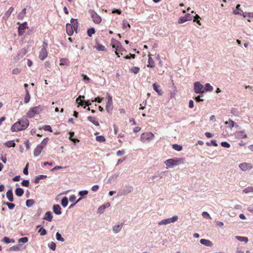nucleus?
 I'll return each instance as SVG.
<instances>
[{"label":"nucleus","mask_w":253,"mask_h":253,"mask_svg":"<svg viewBox=\"0 0 253 253\" xmlns=\"http://www.w3.org/2000/svg\"><path fill=\"white\" fill-rule=\"evenodd\" d=\"M29 125V121L26 118H22L11 126V130L12 132H16L25 130Z\"/></svg>","instance_id":"obj_1"},{"label":"nucleus","mask_w":253,"mask_h":253,"mask_svg":"<svg viewBox=\"0 0 253 253\" xmlns=\"http://www.w3.org/2000/svg\"><path fill=\"white\" fill-rule=\"evenodd\" d=\"M78 28V23L77 19L72 18L70 21V23H67L66 25V30L67 35L69 36H72L74 32L77 33Z\"/></svg>","instance_id":"obj_2"},{"label":"nucleus","mask_w":253,"mask_h":253,"mask_svg":"<svg viewBox=\"0 0 253 253\" xmlns=\"http://www.w3.org/2000/svg\"><path fill=\"white\" fill-rule=\"evenodd\" d=\"M184 158H179L175 159H169L165 162L167 168H171L175 166L183 164L184 163Z\"/></svg>","instance_id":"obj_3"},{"label":"nucleus","mask_w":253,"mask_h":253,"mask_svg":"<svg viewBox=\"0 0 253 253\" xmlns=\"http://www.w3.org/2000/svg\"><path fill=\"white\" fill-rule=\"evenodd\" d=\"M42 111V107L39 105L31 108L28 113L26 116L28 118H32L34 117L35 115L39 114Z\"/></svg>","instance_id":"obj_4"},{"label":"nucleus","mask_w":253,"mask_h":253,"mask_svg":"<svg viewBox=\"0 0 253 253\" xmlns=\"http://www.w3.org/2000/svg\"><path fill=\"white\" fill-rule=\"evenodd\" d=\"M47 43L44 42H43L42 48L40 51L39 53V58L42 60H43L45 59L48 55L47 51Z\"/></svg>","instance_id":"obj_5"},{"label":"nucleus","mask_w":253,"mask_h":253,"mask_svg":"<svg viewBox=\"0 0 253 253\" xmlns=\"http://www.w3.org/2000/svg\"><path fill=\"white\" fill-rule=\"evenodd\" d=\"M154 135L152 132H146L141 134L140 136V140L143 142H145L147 141H150L153 139Z\"/></svg>","instance_id":"obj_6"},{"label":"nucleus","mask_w":253,"mask_h":253,"mask_svg":"<svg viewBox=\"0 0 253 253\" xmlns=\"http://www.w3.org/2000/svg\"><path fill=\"white\" fill-rule=\"evenodd\" d=\"M89 12L91 15L93 22L95 24H99L101 22V18L93 10H90Z\"/></svg>","instance_id":"obj_7"},{"label":"nucleus","mask_w":253,"mask_h":253,"mask_svg":"<svg viewBox=\"0 0 253 253\" xmlns=\"http://www.w3.org/2000/svg\"><path fill=\"white\" fill-rule=\"evenodd\" d=\"M178 216L174 215L172 217L164 219L160 221L158 223L159 225H166L170 223H173L178 220Z\"/></svg>","instance_id":"obj_8"},{"label":"nucleus","mask_w":253,"mask_h":253,"mask_svg":"<svg viewBox=\"0 0 253 253\" xmlns=\"http://www.w3.org/2000/svg\"><path fill=\"white\" fill-rule=\"evenodd\" d=\"M194 91L196 93H203L205 92L203 85L199 82H195L194 84Z\"/></svg>","instance_id":"obj_9"},{"label":"nucleus","mask_w":253,"mask_h":253,"mask_svg":"<svg viewBox=\"0 0 253 253\" xmlns=\"http://www.w3.org/2000/svg\"><path fill=\"white\" fill-rule=\"evenodd\" d=\"M239 167L243 171H246L251 169L253 168V166L251 163H243L240 164Z\"/></svg>","instance_id":"obj_10"},{"label":"nucleus","mask_w":253,"mask_h":253,"mask_svg":"<svg viewBox=\"0 0 253 253\" xmlns=\"http://www.w3.org/2000/svg\"><path fill=\"white\" fill-rule=\"evenodd\" d=\"M113 100L111 96H109L108 102L106 105V110L109 113L113 109Z\"/></svg>","instance_id":"obj_11"},{"label":"nucleus","mask_w":253,"mask_h":253,"mask_svg":"<svg viewBox=\"0 0 253 253\" xmlns=\"http://www.w3.org/2000/svg\"><path fill=\"white\" fill-rule=\"evenodd\" d=\"M112 46L113 48H115L116 51H121L123 49L121 43L115 40H114V42L113 43H112Z\"/></svg>","instance_id":"obj_12"},{"label":"nucleus","mask_w":253,"mask_h":253,"mask_svg":"<svg viewBox=\"0 0 253 253\" xmlns=\"http://www.w3.org/2000/svg\"><path fill=\"white\" fill-rule=\"evenodd\" d=\"M235 135L238 139L246 138L247 137V135L244 131H237L235 133Z\"/></svg>","instance_id":"obj_13"},{"label":"nucleus","mask_w":253,"mask_h":253,"mask_svg":"<svg viewBox=\"0 0 253 253\" xmlns=\"http://www.w3.org/2000/svg\"><path fill=\"white\" fill-rule=\"evenodd\" d=\"M14 7H10L4 13L3 16V19L5 20L7 19L10 16L11 13L14 11Z\"/></svg>","instance_id":"obj_14"},{"label":"nucleus","mask_w":253,"mask_h":253,"mask_svg":"<svg viewBox=\"0 0 253 253\" xmlns=\"http://www.w3.org/2000/svg\"><path fill=\"white\" fill-rule=\"evenodd\" d=\"M42 149H43V148L38 144L34 149V156L35 157L39 156L41 154V152Z\"/></svg>","instance_id":"obj_15"},{"label":"nucleus","mask_w":253,"mask_h":253,"mask_svg":"<svg viewBox=\"0 0 253 253\" xmlns=\"http://www.w3.org/2000/svg\"><path fill=\"white\" fill-rule=\"evenodd\" d=\"M200 242L201 244L204 245L207 247H211L213 245V243L210 240L202 239L200 240Z\"/></svg>","instance_id":"obj_16"},{"label":"nucleus","mask_w":253,"mask_h":253,"mask_svg":"<svg viewBox=\"0 0 253 253\" xmlns=\"http://www.w3.org/2000/svg\"><path fill=\"white\" fill-rule=\"evenodd\" d=\"M123 225H124V223H121L119 224L116 225L114 226L113 227V232L115 233H117L119 232L121 230V229L123 226Z\"/></svg>","instance_id":"obj_17"},{"label":"nucleus","mask_w":253,"mask_h":253,"mask_svg":"<svg viewBox=\"0 0 253 253\" xmlns=\"http://www.w3.org/2000/svg\"><path fill=\"white\" fill-rule=\"evenodd\" d=\"M151 54L148 55V64L147 65L148 67L154 68L155 67V62L153 58L151 57Z\"/></svg>","instance_id":"obj_18"},{"label":"nucleus","mask_w":253,"mask_h":253,"mask_svg":"<svg viewBox=\"0 0 253 253\" xmlns=\"http://www.w3.org/2000/svg\"><path fill=\"white\" fill-rule=\"evenodd\" d=\"M61 208L59 205H54L53 206V212L56 214H61Z\"/></svg>","instance_id":"obj_19"},{"label":"nucleus","mask_w":253,"mask_h":253,"mask_svg":"<svg viewBox=\"0 0 253 253\" xmlns=\"http://www.w3.org/2000/svg\"><path fill=\"white\" fill-rule=\"evenodd\" d=\"M53 216L52 213L50 211H47L43 217V219L47 220L48 221H51L52 219Z\"/></svg>","instance_id":"obj_20"},{"label":"nucleus","mask_w":253,"mask_h":253,"mask_svg":"<svg viewBox=\"0 0 253 253\" xmlns=\"http://www.w3.org/2000/svg\"><path fill=\"white\" fill-rule=\"evenodd\" d=\"M6 197L8 199V200H9V201H10L11 202L13 201L14 199H13V192H12V190H9L6 192Z\"/></svg>","instance_id":"obj_21"},{"label":"nucleus","mask_w":253,"mask_h":253,"mask_svg":"<svg viewBox=\"0 0 253 253\" xmlns=\"http://www.w3.org/2000/svg\"><path fill=\"white\" fill-rule=\"evenodd\" d=\"M159 85H158L156 83H154L153 84V87L154 90L155 91H156L159 95H162L163 94V92L162 90L159 89Z\"/></svg>","instance_id":"obj_22"},{"label":"nucleus","mask_w":253,"mask_h":253,"mask_svg":"<svg viewBox=\"0 0 253 253\" xmlns=\"http://www.w3.org/2000/svg\"><path fill=\"white\" fill-rule=\"evenodd\" d=\"M110 204L109 203H107L106 205H102L98 208V212L99 213H102L104 212V210L106 208L110 207Z\"/></svg>","instance_id":"obj_23"},{"label":"nucleus","mask_w":253,"mask_h":253,"mask_svg":"<svg viewBox=\"0 0 253 253\" xmlns=\"http://www.w3.org/2000/svg\"><path fill=\"white\" fill-rule=\"evenodd\" d=\"M87 120L89 122H91L95 126H99V123H98V122L97 121H96L95 120V118L94 117L88 116L87 117Z\"/></svg>","instance_id":"obj_24"},{"label":"nucleus","mask_w":253,"mask_h":253,"mask_svg":"<svg viewBox=\"0 0 253 253\" xmlns=\"http://www.w3.org/2000/svg\"><path fill=\"white\" fill-rule=\"evenodd\" d=\"M48 141L49 138L48 137H46L45 138L43 139L42 142L39 145L43 149L46 147L48 142Z\"/></svg>","instance_id":"obj_25"},{"label":"nucleus","mask_w":253,"mask_h":253,"mask_svg":"<svg viewBox=\"0 0 253 253\" xmlns=\"http://www.w3.org/2000/svg\"><path fill=\"white\" fill-rule=\"evenodd\" d=\"M15 194L19 197H21L24 194V190L21 188H17L15 190Z\"/></svg>","instance_id":"obj_26"},{"label":"nucleus","mask_w":253,"mask_h":253,"mask_svg":"<svg viewBox=\"0 0 253 253\" xmlns=\"http://www.w3.org/2000/svg\"><path fill=\"white\" fill-rule=\"evenodd\" d=\"M130 25L128 22L124 20L123 22V29L127 31L130 29Z\"/></svg>","instance_id":"obj_27"},{"label":"nucleus","mask_w":253,"mask_h":253,"mask_svg":"<svg viewBox=\"0 0 253 253\" xmlns=\"http://www.w3.org/2000/svg\"><path fill=\"white\" fill-rule=\"evenodd\" d=\"M46 175H40L36 177L35 179L34 182L36 184L40 182V180L42 179H44L46 177Z\"/></svg>","instance_id":"obj_28"},{"label":"nucleus","mask_w":253,"mask_h":253,"mask_svg":"<svg viewBox=\"0 0 253 253\" xmlns=\"http://www.w3.org/2000/svg\"><path fill=\"white\" fill-rule=\"evenodd\" d=\"M5 145L6 146H7V147H9V148L14 147L15 146V143L13 140H10V141H8L6 142L5 143Z\"/></svg>","instance_id":"obj_29"},{"label":"nucleus","mask_w":253,"mask_h":253,"mask_svg":"<svg viewBox=\"0 0 253 253\" xmlns=\"http://www.w3.org/2000/svg\"><path fill=\"white\" fill-rule=\"evenodd\" d=\"M236 238L240 242H245L247 243L249 241L248 238L246 237L243 236H236Z\"/></svg>","instance_id":"obj_30"},{"label":"nucleus","mask_w":253,"mask_h":253,"mask_svg":"<svg viewBox=\"0 0 253 253\" xmlns=\"http://www.w3.org/2000/svg\"><path fill=\"white\" fill-rule=\"evenodd\" d=\"M129 71L131 73H133L135 74H137L140 71V68L137 67H133L130 69Z\"/></svg>","instance_id":"obj_31"},{"label":"nucleus","mask_w":253,"mask_h":253,"mask_svg":"<svg viewBox=\"0 0 253 253\" xmlns=\"http://www.w3.org/2000/svg\"><path fill=\"white\" fill-rule=\"evenodd\" d=\"M26 13V9L24 8L22 11L18 14V18L19 19H23Z\"/></svg>","instance_id":"obj_32"},{"label":"nucleus","mask_w":253,"mask_h":253,"mask_svg":"<svg viewBox=\"0 0 253 253\" xmlns=\"http://www.w3.org/2000/svg\"><path fill=\"white\" fill-rule=\"evenodd\" d=\"M204 89H205V92L208 91H211L213 90V87L210 84L207 83L205 84V87Z\"/></svg>","instance_id":"obj_33"},{"label":"nucleus","mask_w":253,"mask_h":253,"mask_svg":"<svg viewBox=\"0 0 253 253\" xmlns=\"http://www.w3.org/2000/svg\"><path fill=\"white\" fill-rule=\"evenodd\" d=\"M95 47H96V49L98 50V51H105V50H106V48L104 45L99 44V43L97 44V45L95 46Z\"/></svg>","instance_id":"obj_34"},{"label":"nucleus","mask_w":253,"mask_h":253,"mask_svg":"<svg viewBox=\"0 0 253 253\" xmlns=\"http://www.w3.org/2000/svg\"><path fill=\"white\" fill-rule=\"evenodd\" d=\"M172 148L176 151H181L182 149V147L181 145L177 144H174L172 145Z\"/></svg>","instance_id":"obj_35"},{"label":"nucleus","mask_w":253,"mask_h":253,"mask_svg":"<svg viewBox=\"0 0 253 253\" xmlns=\"http://www.w3.org/2000/svg\"><path fill=\"white\" fill-rule=\"evenodd\" d=\"M68 203V199L67 197L63 198L61 200V205L63 207H66Z\"/></svg>","instance_id":"obj_36"},{"label":"nucleus","mask_w":253,"mask_h":253,"mask_svg":"<svg viewBox=\"0 0 253 253\" xmlns=\"http://www.w3.org/2000/svg\"><path fill=\"white\" fill-rule=\"evenodd\" d=\"M84 96L83 95H80L76 99V102H78V101L80 100V102L79 103V104L82 106L84 105V101H83L82 100V98H84Z\"/></svg>","instance_id":"obj_37"},{"label":"nucleus","mask_w":253,"mask_h":253,"mask_svg":"<svg viewBox=\"0 0 253 253\" xmlns=\"http://www.w3.org/2000/svg\"><path fill=\"white\" fill-rule=\"evenodd\" d=\"M27 51L25 49H22L20 50L18 53V56L20 57H22L23 56L26 55Z\"/></svg>","instance_id":"obj_38"},{"label":"nucleus","mask_w":253,"mask_h":253,"mask_svg":"<svg viewBox=\"0 0 253 253\" xmlns=\"http://www.w3.org/2000/svg\"><path fill=\"white\" fill-rule=\"evenodd\" d=\"M34 204V201L32 199L27 200L26 202V205L28 207H31Z\"/></svg>","instance_id":"obj_39"},{"label":"nucleus","mask_w":253,"mask_h":253,"mask_svg":"<svg viewBox=\"0 0 253 253\" xmlns=\"http://www.w3.org/2000/svg\"><path fill=\"white\" fill-rule=\"evenodd\" d=\"M96 140L97 141L101 142H105V140H106L105 138L104 137V136H103L102 135H100V136H96Z\"/></svg>","instance_id":"obj_40"},{"label":"nucleus","mask_w":253,"mask_h":253,"mask_svg":"<svg viewBox=\"0 0 253 253\" xmlns=\"http://www.w3.org/2000/svg\"><path fill=\"white\" fill-rule=\"evenodd\" d=\"M243 193H248L250 192H253V187H248L246 188H245L243 190Z\"/></svg>","instance_id":"obj_41"},{"label":"nucleus","mask_w":253,"mask_h":253,"mask_svg":"<svg viewBox=\"0 0 253 253\" xmlns=\"http://www.w3.org/2000/svg\"><path fill=\"white\" fill-rule=\"evenodd\" d=\"M186 17H180L179 19L178 23L179 24H182L184 22H186V21H188V19H186Z\"/></svg>","instance_id":"obj_42"},{"label":"nucleus","mask_w":253,"mask_h":253,"mask_svg":"<svg viewBox=\"0 0 253 253\" xmlns=\"http://www.w3.org/2000/svg\"><path fill=\"white\" fill-rule=\"evenodd\" d=\"M94 33H95V30L93 28L88 29L87 31V35L89 37H91L92 35L94 34Z\"/></svg>","instance_id":"obj_43"},{"label":"nucleus","mask_w":253,"mask_h":253,"mask_svg":"<svg viewBox=\"0 0 253 253\" xmlns=\"http://www.w3.org/2000/svg\"><path fill=\"white\" fill-rule=\"evenodd\" d=\"M56 238L58 241H60L61 242L64 241V239L63 237H62L61 235L59 232L56 233Z\"/></svg>","instance_id":"obj_44"},{"label":"nucleus","mask_w":253,"mask_h":253,"mask_svg":"<svg viewBox=\"0 0 253 253\" xmlns=\"http://www.w3.org/2000/svg\"><path fill=\"white\" fill-rule=\"evenodd\" d=\"M38 232L40 233V234L41 236L45 235L47 233L46 230L42 227L39 230Z\"/></svg>","instance_id":"obj_45"},{"label":"nucleus","mask_w":253,"mask_h":253,"mask_svg":"<svg viewBox=\"0 0 253 253\" xmlns=\"http://www.w3.org/2000/svg\"><path fill=\"white\" fill-rule=\"evenodd\" d=\"M48 247L53 251H54L56 248V244L54 242H51L48 244Z\"/></svg>","instance_id":"obj_46"},{"label":"nucleus","mask_w":253,"mask_h":253,"mask_svg":"<svg viewBox=\"0 0 253 253\" xmlns=\"http://www.w3.org/2000/svg\"><path fill=\"white\" fill-rule=\"evenodd\" d=\"M67 62H68V59L66 58H61L60 60V65H67Z\"/></svg>","instance_id":"obj_47"},{"label":"nucleus","mask_w":253,"mask_h":253,"mask_svg":"<svg viewBox=\"0 0 253 253\" xmlns=\"http://www.w3.org/2000/svg\"><path fill=\"white\" fill-rule=\"evenodd\" d=\"M4 204H5L8 207V209L10 210L13 209L15 206V204H12V203H10L8 202H6L4 203Z\"/></svg>","instance_id":"obj_48"},{"label":"nucleus","mask_w":253,"mask_h":253,"mask_svg":"<svg viewBox=\"0 0 253 253\" xmlns=\"http://www.w3.org/2000/svg\"><path fill=\"white\" fill-rule=\"evenodd\" d=\"M242 15L244 17L248 16L253 18V12H243Z\"/></svg>","instance_id":"obj_49"},{"label":"nucleus","mask_w":253,"mask_h":253,"mask_svg":"<svg viewBox=\"0 0 253 253\" xmlns=\"http://www.w3.org/2000/svg\"><path fill=\"white\" fill-rule=\"evenodd\" d=\"M225 124H229V126L231 128H232L233 127H234V125H235V123L234 122H233L232 120H229L228 121H226L225 122Z\"/></svg>","instance_id":"obj_50"},{"label":"nucleus","mask_w":253,"mask_h":253,"mask_svg":"<svg viewBox=\"0 0 253 253\" xmlns=\"http://www.w3.org/2000/svg\"><path fill=\"white\" fill-rule=\"evenodd\" d=\"M202 215L204 218H209L210 219H211V217L210 214L206 211H203L202 213Z\"/></svg>","instance_id":"obj_51"},{"label":"nucleus","mask_w":253,"mask_h":253,"mask_svg":"<svg viewBox=\"0 0 253 253\" xmlns=\"http://www.w3.org/2000/svg\"><path fill=\"white\" fill-rule=\"evenodd\" d=\"M43 129L45 131L52 132V129L49 125H45L43 126Z\"/></svg>","instance_id":"obj_52"},{"label":"nucleus","mask_w":253,"mask_h":253,"mask_svg":"<svg viewBox=\"0 0 253 253\" xmlns=\"http://www.w3.org/2000/svg\"><path fill=\"white\" fill-rule=\"evenodd\" d=\"M27 28V22H26L23 24H20V26L18 27L19 29H22L23 30H24Z\"/></svg>","instance_id":"obj_53"},{"label":"nucleus","mask_w":253,"mask_h":253,"mask_svg":"<svg viewBox=\"0 0 253 253\" xmlns=\"http://www.w3.org/2000/svg\"><path fill=\"white\" fill-rule=\"evenodd\" d=\"M28 241V239L27 237H22L19 239V242H21L23 243H26Z\"/></svg>","instance_id":"obj_54"},{"label":"nucleus","mask_w":253,"mask_h":253,"mask_svg":"<svg viewBox=\"0 0 253 253\" xmlns=\"http://www.w3.org/2000/svg\"><path fill=\"white\" fill-rule=\"evenodd\" d=\"M126 153V151L125 150L123 149L122 150H119L117 151L116 154L118 156H121L124 155Z\"/></svg>","instance_id":"obj_55"},{"label":"nucleus","mask_w":253,"mask_h":253,"mask_svg":"<svg viewBox=\"0 0 253 253\" xmlns=\"http://www.w3.org/2000/svg\"><path fill=\"white\" fill-rule=\"evenodd\" d=\"M21 184L23 186L28 187L29 185V181L28 180H24L22 181Z\"/></svg>","instance_id":"obj_56"},{"label":"nucleus","mask_w":253,"mask_h":253,"mask_svg":"<svg viewBox=\"0 0 253 253\" xmlns=\"http://www.w3.org/2000/svg\"><path fill=\"white\" fill-rule=\"evenodd\" d=\"M30 94L25 95V96L24 97V103L26 104L28 103L30 101Z\"/></svg>","instance_id":"obj_57"},{"label":"nucleus","mask_w":253,"mask_h":253,"mask_svg":"<svg viewBox=\"0 0 253 253\" xmlns=\"http://www.w3.org/2000/svg\"><path fill=\"white\" fill-rule=\"evenodd\" d=\"M88 191L87 190H83V191H81L79 192V195H80L81 196H84V195H86L88 194Z\"/></svg>","instance_id":"obj_58"},{"label":"nucleus","mask_w":253,"mask_h":253,"mask_svg":"<svg viewBox=\"0 0 253 253\" xmlns=\"http://www.w3.org/2000/svg\"><path fill=\"white\" fill-rule=\"evenodd\" d=\"M82 76L83 77V80L85 81L86 83H89L90 79L86 75L82 74Z\"/></svg>","instance_id":"obj_59"},{"label":"nucleus","mask_w":253,"mask_h":253,"mask_svg":"<svg viewBox=\"0 0 253 253\" xmlns=\"http://www.w3.org/2000/svg\"><path fill=\"white\" fill-rule=\"evenodd\" d=\"M221 145L222 147H225V148H229L230 146V144L228 142H221Z\"/></svg>","instance_id":"obj_60"},{"label":"nucleus","mask_w":253,"mask_h":253,"mask_svg":"<svg viewBox=\"0 0 253 253\" xmlns=\"http://www.w3.org/2000/svg\"><path fill=\"white\" fill-rule=\"evenodd\" d=\"M24 143L26 146V149L27 150H29L30 149V146L29 140H26V141H25Z\"/></svg>","instance_id":"obj_61"},{"label":"nucleus","mask_w":253,"mask_h":253,"mask_svg":"<svg viewBox=\"0 0 253 253\" xmlns=\"http://www.w3.org/2000/svg\"><path fill=\"white\" fill-rule=\"evenodd\" d=\"M76 196L75 195H72L70 196V197H69V201L71 202H74L76 200Z\"/></svg>","instance_id":"obj_62"},{"label":"nucleus","mask_w":253,"mask_h":253,"mask_svg":"<svg viewBox=\"0 0 253 253\" xmlns=\"http://www.w3.org/2000/svg\"><path fill=\"white\" fill-rule=\"evenodd\" d=\"M2 241L7 244H8L11 242L10 239L7 237H4L2 239Z\"/></svg>","instance_id":"obj_63"},{"label":"nucleus","mask_w":253,"mask_h":253,"mask_svg":"<svg viewBox=\"0 0 253 253\" xmlns=\"http://www.w3.org/2000/svg\"><path fill=\"white\" fill-rule=\"evenodd\" d=\"M103 100V98H100L99 97H96L95 98V99L94 100H92L91 102H97L98 103H101L102 102Z\"/></svg>","instance_id":"obj_64"}]
</instances>
